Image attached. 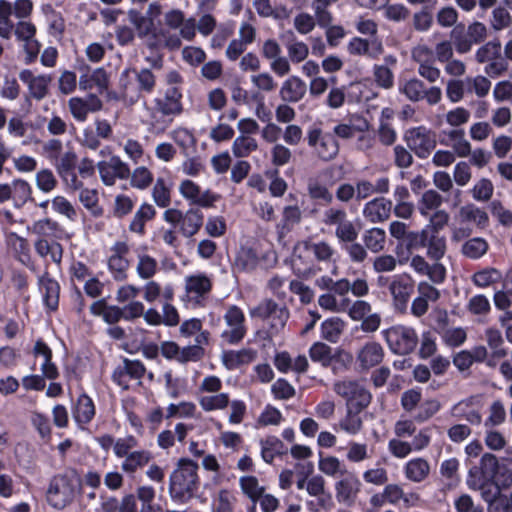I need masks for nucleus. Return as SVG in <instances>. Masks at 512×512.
<instances>
[{
  "mask_svg": "<svg viewBox=\"0 0 512 512\" xmlns=\"http://www.w3.org/2000/svg\"><path fill=\"white\" fill-rule=\"evenodd\" d=\"M128 15L130 22L137 31L138 37L144 40L148 48L177 50L181 47L182 41L175 32L157 29L151 18L144 17L138 11L130 10Z\"/></svg>",
  "mask_w": 512,
  "mask_h": 512,
  "instance_id": "nucleus-1",
  "label": "nucleus"
},
{
  "mask_svg": "<svg viewBox=\"0 0 512 512\" xmlns=\"http://www.w3.org/2000/svg\"><path fill=\"white\" fill-rule=\"evenodd\" d=\"M137 445V439L131 435L117 438L115 445V456L123 459L120 466L121 470L129 476H133L142 470L153 458L152 453L148 450H135Z\"/></svg>",
  "mask_w": 512,
  "mask_h": 512,
  "instance_id": "nucleus-2",
  "label": "nucleus"
},
{
  "mask_svg": "<svg viewBox=\"0 0 512 512\" xmlns=\"http://www.w3.org/2000/svg\"><path fill=\"white\" fill-rule=\"evenodd\" d=\"M455 221L457 224H453L450 228V239L453 243H459L473 234L470 224L479 229L486 228L489 224V216L484 209L469 203L459 208Z\"/></svg>",
  "mask_w": 512,
  "mask_h": 512,
  "instance_id": "nucleus-3",
  "label": "nucleus"
},
{
  "mask_svg": "<svg viewBox=\"0 0 512 512\" xmlns=\"http://www.w3.org/2000/svg\"><path fill=\"white\" fill-rule=\"evenodd\" d=\"M199 482L198 464L182 458L170 475V493L173 498L191 497Z\"/></svg>",
  "mask_w": 512,
  "mask_h": 512,
  "instance_id": "nucleus-4",
  "label": "nucleus"
},
{
  "mask_svg": "<svg viewBox=\"0 0 512 512\" xmlns=\"http://www.w3.org/2000/svg\"><path fill=\"white\" fill-rule=\"evenodd\" d=\"M79 490V480L73 474H58L48 485L46 492L47 503L54 509L62 510L75 499Z\"/></svg>",
  "mask_w": 512,
  "mask_h": 512,
  "instance_id": "nucleus-5",
  "label": "nucleus"
},
{
  "mask_svg": "<svg viewBox=\"0 0 512 512\" xmlns=\"http://www.w3.org/2000/svg\"><path fill=\"white\" fill-rule=\"evenodd\" d=\"M333 391L336 395L345 400L346 409L363 411L372 401V394L359 381L339 380L333 384Z\"/></svg>",
  "mask_w": 512,
  "mask_h": 512,
  "instance_id": "nucleus-6",
  "label": "nucleus"
},
{
  "mask_svg": "<svg viewBox=\"0 0 512 512\" xmlns=\"http://www.w3.org/2000/svg\"><path fill=\"white\" fill-rule=\"evenodd\" d=\"M322 222L326 226L335 228V237L341 243L354 242L358 238L359 230L343 208L329 207L323 212Z\"/></svg>",
  "mask_w": 512,
  "mask_h": 512,
  "instance_id": "nucleus-7",
  "label": "nucleus"
},
{
  "mask_svg": "<svg viewBox=\"0 0 512 512\" xmlns=\"http://www.w3.org/2000/svg\"><path fill=\"white\" fill-rule=\"evenodd\" d=\"M399 93L411 102L425 100L428 105L434 106L442 100V90L438 86L427 87L424 82L416 77L404 79L399 82Z\"/></svg>",
  "mask_w": 512,
  "mask_h": 512,
  "instance_id": "nucleus-8",
  "label": "nucleus"
},
{
  "mask_svg": "<svg viewBox=\"0 0 512 512\" xmlns=\"http://www.w3.org/2000/svg\"><path fill=\"white\" fill-rule=\"evenodd\" d=\"M389 349L399 355L412 352L418 343L416 331L408 326L396 325L382 332Z\"/></svg>",
  "mask_w": 512,
  "mask_h": 512,
  "instance_id": "nucleus-9",
  "label": "nucleus"
},
{
  "mask_svg": "<svg viewBox=\"0 0 512 512\" xmlns=\"http://www.w3.org/2000/svg\"><path fill=\"white\" fill-rule=\"evenodd\" d=\"M250 316L267 319L270 333L277 334L285 327L289 318V310L271 299H266L250 310Z\"/></svg>",
  "mask_w": 512,
  "mask_h": 512,
  "instance_id": "nucleus-10",
  "label": "nucleus"
},
{
  "mask_svg": "<svg viewBox=\"0 0 512 512\" xmlns=\"http://www.w3.org/2000/svg\"><path fill=\"white\" fill-rule=\"evenodd\" d=\"M223 319L226 328L221 333L222 339L228 344L240 342L247 332L242 309L236 305L227 306Z\"/></svg>",
  "mask_w": 512,
  "mask_h": 512,
  "instance_id": "nucleus-11",
  "label": "nucleus"
},
{
  "mask_svg": "<svg viewBox=\"0 0 512 512\" xmlns=\"http://www.w3.org/2000/svg\"><path fill=\"white\" fill-rule=\"evenodd\" d=\"M307 143L314 153L323 161L334 159L338 152L339 146L333 136L323 134L320 128H311L307 132Z\"/></svg>",
  "mask_w": 512,
  "mask_h": 512,
  "instance_id": "nucleus-12",
  "label": "nucleus"
},
{
  "mask_svg": "<svg viewBox=\"0 0 512 512\" xmlns=\"http://www.w3.org/2000/svg\"><path fill=\"white\" fill-rule=\"evenodd\" d=\"M180 195L193 205L202 208H211L217 202L220 196L210 189L202 190L201 187L190 179H184L178 187Z\"/></svg>",
  "mask_w": 512,
  "mask_h": 512,
  "instance_id": "nucleus-13",
  "label": "nucleus"
},
{
  "mask_svg": "<svg viewBox=\"0 0 512 512\" xmlns=\"http://www.w3.org/2000/svg\"><path fill=\"white\" fill-rule=\"evenodd\" d=\"M497 470V458L492 454L486 453L481 457L479 465L469 469L466 484L470 489L477 488L481 484L494 479Z\"/></svg>",
  "mask_w": 512,
  "mask_h": 512,
  "instance_id": "nucleus-14",
  "label": "nucleus"
},
{
  "mask_svg": "<svg viewBox=\"0 0 512 512\" xmlns=\"http://www.w3.org/2000/svg\"><path fill=\"white\" fill-rule=\"evenodd\" d=\"M101 181L106 186H113L117 179H127L130 168L119 156L113 155L107 160L99 161L96 165Z\"/></svg>",
  "mask_w": 512,
  "mask_h": 512,
  "instance_id": "nucleus-15",
  "label": "nucleus"
},
{
  "mask_svg": "<svg viewBox=\"0 0 512 512\" xmlns=\"http://www.w3.org/2000/svg\"><path fill=\"white\" fill-rule=\"evenodd\" d=\"M162 29H166L170 32L173 30H179L176 33L179 38H183L187 41L194 39L196 35L195 20L193 18L185 19L184 13L179 9H171L164 13Z\"/></svg>",
  "mask_w": 512,
  "mask_h": 512,
  "instance_id": "nucleus-16",
  "label": "nucleus"
},
{
  "mask_svg": "<svg viewBox=\"0 0 512 512\" xmlns=\"http://www.w3.org/2000/svg\"><path fill=\"white\" fill-rule=\"evenodd\" d=\"M408 147L419 158H426L436 146L432 133L425 127L419 126L408 130L405 134Z\"/></svg>",
  "mask_w": 512,
  "mask_h": 512,
  "instance_id": "nucleus-17",
  "label": "nucleus"
},
{
  "mask_svg": "<svg viewBox=\"0 0 512 512\" xmlns=\"http://www.w3.org/2000/svg\"><path fill=\"white\" fill-rule=\"evenodd\" d=\"M184 287L187 300L200 305L212 289V280L204 273H196L185 277Z\"/></svg>",
  "mask_w": 512,
  "mask_h": 512,
  "instance_id": "nucleus-18",
  "label": "nucleus"
},
{
  "mask_svg": "<svg viewBox=\"0 0 512 512\" xmlns=\"http://www.w3.org/2000/svg\"><path fill=\"white\" fill-rule=\"evenodd\" d=\"M415 284L409 275L402 274L394 276L389 291L393 299L394 306L399 311H405L408 301L414 292Z\"/></svg>",
  "mask_w": 512,
  "mask_h": 512,
  "instance_id": "nucleus-19",
  "label": "nucleus"
},
{
  "mask_svg": "<svg viewBox=\"0 0 512 512\" xmlns=\"http://www.w3.org/2000/svg\"><path fill=\"white\" fill-rule=\"evenodd\" d=\"M130 248L124 241H117L111 247L108 267L116 280L122 281L127 277L130 262L127 258Z\"/></svg>",
  "mask_w": 512,
  "mask_h": 512,
  "instance_id": "nucleus-20",
  "label": "nucleus"
},
{
  "mask_svg": "<svg viewBox=\"0 0 512 512\" xmlns=\"http://www.w3.org/2000/svg\"><path fill=\"white\" fill-rule=\"evenodd\" d=\"M68 109L72 117L78 122H85L90 113L102 109V101L95 94H89L85 97H72L68 100Z\"/></svg>",
  "mask_w": 512,
  "mask_h": 512,
  "instance_id": "nucleus-21",
  "label": "nucleus"
},
{
  "mask_svg": "<svg viewBox=\"0 0 512 512\" xmlns=\"http://www.w3.org/2000/svg\"><path fill=\"white\" fill-rule=\"evenodd\" d=\"M361 486V481L357 475L348 471L335 483L337 501L346 505L353 504L361 490Z\"/></svg>",
  "mask_w": 512,
  "mask_h": 512,
  "instance_id": "nucleus-22",
  "label": "nucleus"
},
{
  "mask_svg": "<svg viewBox=\"0 0 512 512\" xmlns=\"http://www.w3.org/2000/svg\"><path fill=\"white\" fill-rule=\"evenodd\" d=\"M410 267L413 271L420 276H427L433 284H441L446 279V267L440 263L434 261L430 264L421 255H413L410 259Z\"/></svg>",
  "mask_w": 512,
  "mask_h": 512,
  "instance_id": "nucleus-23",
  "label": "nucleus"
},
{
  "mask_svg": "<svg viewBox=\"0 0 512 512\" xmlns=\"http://www.w3.org/2000/svg\"><path fill=\"white\" fill-rule=\"evenodd\" d=\"M19 79L27 85L30 96L40 101L44 99L49 92V85L52 77L47 74L35 75L29 69H23L19 73Z\"/></svg>",
  "mask_w": 512,
  "mask_h": 512,
  "instance_id": "nucleus-24",
  "label": "nucleus"
},
{
  "mask_svg": "<svg viewBox=\"0 0 512 512\" xmlns=\"http://www.w3.org/2000/svg\"><path fill=\"white\" fill-rule=\"evenodd\" d=\"M182 93L176 87L167 89L164 97L155 98L154 106L162 113V116L168 117L173 121V118L182 112Z\"/></svg>",
  "mask_w": 512,
  "mask_h": 512,
  "instance_id": "nucleus-25",
  "label": "nucleus"
},
{
  "mask_svg": "<svg viewBox=\"0 0 512 512\" xmlns=\"http://www.w3.org/2000/svg\"><path fill=\"white\" fill-rule=\"evenodd\" d=\"M392 211V201L377 197L368 201L362 210L363 217L370 223H381L389 219Z\"/></svg>",
  "mask_w": 512,
  "mask_h": 512,
  "instance_id": "nucleus-26",
  "label": "nucleus"
},
{
  "mask_svg": "<svg viewBox=\"0 0 512 512\" xmlns=\"http://www.w3.org/2000/svg\"><path fill=\"white\" fill-rule=\"evenodd\" d=\"M347 51L353 56H366L372 59L378 58L384 52L381 40H367L360 37H353L347 44Z\"/></svg>",
  "mask_w": 512,
  "mask_h": 512,
  "instance_id": "nucleus-27",
  "label": "nucleus"
},
{
  "mask_svg": "<svg viewBox=\"0 0 512 512\" xmlns=\"http://www.w3.org/2000/svg\"><path fill=\"white\" fill-rule=\"evenodd\" d=\"M307 93L306 83L296 75L286 78L279 88V97L285 103H297Z\"/></svg>",
  "mask_w": 512,
  "mask_h": 512,
  "instance_id": "nucleus-28",
  "label": "nucleus"
},
{
  "mask_svg": "<svg viewBox=\"0 0 512 512\" xmlns=\"http://www.w3.org/2000/svg\"><path fill=\"white\" fill-rule=\"evenodd\" d=\"M146 372L145 366L139 360L124 359L122 366H119L113 373V379L120 386L127 388V377L131 379H141Z\"/></svg>",
  "mask_w": 512,
  "mask_h": 512,
  "instance_id": "nucleus-29",
  "label": "nucleus"
},
{
  "mask_svg": "<svg viewBox=\"0 0 512 512\" xmlns=\"http://www.w3.org/2000/svg\"><path fill=\"white\" fill-rule=\"evenodd\" d=\"M384 350L377 342L366 343L357 353L356 359L362 369L368 370L381 363Z\"/></svg>",
  "mask_w": 512,
  "mask_h": 512,
  "instance_id": "nucleus-30",
  "label": "nucleus"
},
{
  "mask_svg": "<svg viewBox=\"0 0 512 512\" xmlns=\"http://www.w3.org/2000/svg\"><path fill=\"white\" fill-rule=\"evenodd\" d=\"M156 215L155 208L149 203H142L132 219L130 220L128 229L131 233L136 234L140 237L146 233V223L151 221Z\"/></svg>",
  "mask_w": 512,
  "mask_h": 512,
  "instance_id": "nucleus-31",
  "label": "nucleus"
},
{
  "mask_svg": "<svg viewBox=\"0 0 512 512\" xmlns=\"http://www.w3.org/2000/svg\"><path fill=\"white\" fill-rule=\"evenodd\" d=\"M39 290L45 306L54 311L58 307L60 286L46 273L39 278Z\"/></svg>",
  "mask_w": 512,
  "mask_h": 512,
  "instance_id": "nucleus-32",
  "label": "nucleus"
},
{
  "mask_svg": "<svg viewBox=\"0 0 512 512\" xmlns=\"http://www.w3.org/2000/svg\"><path fill=\"white\" fill-rule=\"evenodd\" d=\"M33 353L35 357L42 358L40 365L42 376L48 380L56 379L59 372L56 365L52 362V351L48 345L43 341L38 340L34 345Z\"/></svg>",
  "mask_w": 512,
  "mask_h": 512,
  "instance_id": "nucleus-33",
  "label": "nucleus"
},
{
  "mask_svg": "<svg viewBox=\"0 0 512 512\" xmlns=\"http://www.w3.org/2000/svg\"><path fill=\"white\" fill-rule=\"evenodd\" d=\"M403 472L407 480L413 483H421L429 477L430 464L424 458H413L404 464Z\"/></svg>",
  "mask_w": 512,
  "mask_h": 512,
  "instance_id": "nucleus-34",
  "label": "nucleus"
},
{
  "mask_svg": "<svg viewBox=\"0 0 512 512\" xmlns=\"http://www.w3.org/2000/svg\"><path fill=\"white\" fill-rule=\"evenodd\" d=\"M132 73L133 71L125 69L119 79L121 99L129 105L137 103L141 98L140 89L134 82L135 76L132 77Z\"/></svg>",
  "mask_w": 512,
  "mask_h": 512,
  "instance_id": "nucleus-35",
  "label": "nucleus"
},
{
  "mask_svg": "<svg viewBox=\"0 0 512 512\" xmlns=\"http://www.w3.org/2000/svg\"><path fill=\"white\" fill-rule=\"evenodd\" d=\"M34 249L38 256L46 262L51 261L56 265H60L63 256V248L58 242L39 238L34 243Z\"/></svg>",
  "mask_w": 512,
  "mask_h": 512,
  "instance_id": "nucleus-36",
  "label": "nucleus"
},
{
  "mask_svg": "<svg viewBox=\"0 0 512 512\" xmlns=\"http://www.w3.org/2000/svg\"><path fill=\"white\" fill-rule=\"evenodd\" d=\"M209 335L208 331L201 332L196 336L194 345L179 349L178 362L186 363L200 360L204 355L203 346L207 345L209 342Z\"/></svg>",
  "mask_w": 512,
  "mask_h": 512,
  "instance_id": "nucleus-37",
  "label": "nucleus"
},
{
  "mask_svg": "<svg viewBox=\"0 0 512 512\" xmlns=\"http://www.w3.org/2000/svg\"><path fill=\"white\" fill-rule=\"evenodd\" d=\"M422 247L426 248V255L430 260L439 262L447 251L446 238L443 235L428 232Z\"/></svg>",
  "mask_w": 512,
  "mask_h": 512,
  "instance_id": "nucleus-38",
  "label": "nucleus"
},
{
  "mask_svg": "<svg viewBox=\"0 0 512 512\" xmlns=\"http://www.w3.org/2000/svg\"><path fill=\"white\" fill-rule=\"evenodd\" d=\"M180 232L186 238L193 237L203 225L204 215L198 208H190L183 213Z\"/></svg>",
  "mask_w": 512,
  "mask_h": 512,
  "instance_id": "nucleus-39",
  "label": "nucleus"
},
{
  "mask_svg": "<svg viewBox=\"0 0 512 512\" xmlns=\"http://www.w3.org/2000/svg\"><path fill=\"white\" fill-rule=\"evenodd\" d=\"M345 327L346 323L340 317H329L320 324L321 338L330 343H337L340 340Z\"/></svg>",
  "mask_w": 512,
  "mask_h": 512,
  "instance_id": "nucleus-40",
  "label": "nucleus"
},
{
  "mask_svg": "<svg viewBox=\"0 0 512 512\" xmlns=\"http://www.w3.org/2000/svg\"><path fill=\"white\" fill-rule=\"evenodd\" d=\"M460 252L461 254L471 260H478L485 256L489 250V243L483 237H469L464 239Z\"/></svg>",
  "mask_w": 512,
  "mask_h": 512,
  "instance_id": "nucleus-41",
  "label": "nucleus"
},
{
  "mask_svg": "<svg viewBox=\"0 0 512 512\" xmlns=\"http://www.w3.org/2000/svg\"><path fill=\"white\" fill-rule=\"evenodd\" d=\"M198 402L202 410L206 412L224 410L229 406L230 397L228 393H211L198 396Z\"/></svg>",
  "mask_w": 512,
  "mask_h": 512,
  "instance_id": "nucleus-42",
  "label": "nucleus"
},
{
  "mask_svg": "<svg viewBox=\"0 0 512 512\" xmlns=\"http://www.w3.org/2000/svg\"><path fill=\"white\" fill-rule=\"evenodd\" d=\"M443 203L442 196L435 190L425 191L417 202V208L421 216L427 218L432 212L440 210Z\"/></svg>",
  "mask_w": 512,
  "mask_h": 512,
  "instance_id": "nucleus-43",
  "label": "nucleus"
},
{
  "mask_svg": "<svg viewBox=\"0 0 512 512\" xmlns=\"http://www.w3.org/2000/svg\"><path fill=\"white\" fill-rule=\"evenodd\" d=\"M448 145L451 146L452 152L459 157H467L471 153V144L465 137L463 129H452L446 133Z\"/></svg>",
  "mask_w": 512,
  "mask_h": 512,
  "instance_id": "nucleus-44",
  "label": "nucleus"
},
{
  "mask_svg": "<svg viewBox=\"0 0 512 512\" xmlns=\"http://www.w3.org/2000/svg\"><path fill=\"white\" fill-rule=\"evenodd\" d=\"M239 486L242 493L247 496L253 503L252 510H255V505L258 499L261 498L265 492V487L259 483V480L252 475L242 476L239 478Z\"/></svg>",
  "mask_w": 512,
  "mask_h": 512,
  "instance_id": "nucleus-45",
  "label": "nucleus"
},
{
  "mask_svg": "<svg viewBox=\"0 0 512 512\" xmlns=\"http://www.w3.org/2000/svg\"><path fill=\"white\" fill-rule=\"evenodd\" d=\"M73 415L78 423H89L95 415V406L92 399L86 394L80 395L77 399Z\"/></svg>",
  "mask_w": 512,
  "mask_h": 512,
  "instance_id": "nucleus-46",
  "label": "nucleus"
},
{
  "mask_svg": "<svg viewBox=\"0 0 512 512\" xmlns=\"http://www.w3.org/2000/svg\"><path fill=\"white\" fill-rule=\"evenodd\" d=\"M301 219L302 211L297 205L284 207L281 222L276 227L279 236H284L294 225L300 223Z\"/></svg>",
  "mask_w": 512,
  "mask_h": 512,
  "instance_id": "nucleus-47",
  "label": "nucleus"
},
{
  "mask_svg": "<svg viewBox=\"0 0 512 512\" xmlns=\"http://www.w3.org/2000/svg\"><path fill=\"white\" fill-rule=\"evenodd\" d=\"M143 122L148 126L149 131L155 134H160L163 133L171 124V119H168L166 116H162V113L153 106L146 107V117Z\"/></svg>",
  "mask_w": 512,
  "mask_h": 512,
  "instance_id": "nucleus-48",
  "label": "nucleus"
},
{
  "mask_svg": "<svg viewBox=\"0 0 512 512\" xmlns=\"http://www.w3.org/2000/svg\"><path fill=\"white\" fill-rule=\"evenodd\" d=\"M362 411L346 409L345 416L339 421L341 431L350 436L359 434L363 429V419L360 416Z\"/></svg>",
  "mask_w": 512,
  "mask_h": 512,
  "instance_id": "nucleus-49",
  "label": "nucleus"
},
{
  "mask_svg": "<svg viewBox=\"0 0 512 512\" xmlns=\"http://www.w3.org/2000/svg\"><path fill=\"white\" fill-rule=\"evenodd\" d=\"M258 148V141L254 137L248 135L237 136L231 146L232 153L237 158H246L251 153L258 150Z\"/></svg>",
  "mask_w": 512,
  "mask_h": 512,
  "instance_id": "nucleus-50",
  "label": "nucleus"
},
{
  "mask_svg": "<svg viewBox=\"0 0 512 512\" xmlns=\"http://www.w3.org/2000/svg\"><path fill=\"white\" fill-rule=\"evenodd\" d=\"M365 247L372 253H379L385 248L386 232L379 227H373L365 231L363 235Z\"/></svg>",
  "mask_w": 512,
  "mask_h": 512,
  "instance_id": "nucleus-51",
  "label": "nucleus"
},
{
  "mask_svg": "<svg viewBox=\"0 0 512 512\" xmlns=\"http://www.w3.org/2000/svg\"><path fill=\"white\" fill-rule=\"evenodd\" d=\"M261 456L266 463H272L274 458L286 452V448L282 441L275 437L269 436L261 440Z\"/></svg>",
  "mask_w": 512,
  "mask_h": 512,
  "instance_id": "nucleus-52",
  "label": "nucleus"
},
{
  "mask_svg": "<svg viewBox=\"0 0 512 512\" xmlns=\"http://www.w3.org/2000/svg\"><path fill=\"white\" fill-rule=\"evenodd\" d=\"M471 280L478 288H488L502 280V273L493 267H486L475 272Z\"/></svg>",
  "mask_w": 512,
  "mask_h": 512,
  "instance_id": "nucleus-53",
  "label": "nucleus"
},
{
  "mask_svg": "<svg viewBox=\"0 0 512 512\" xmlns=\"http://www.w3.org/2000/svg\"><path fill=\"white\" fill-rule=\"evenodd\" d=\"M318 469L329 477H342L348 472L345 464L336 456L320 457L318 461Z\"/></svg>",
  "mask_w": 512,
  "mask_h": 512,
  "instance_id": "nucleus-54",
  "label": "nucleus"
},
{
  "mask_svg": "<svg viewBox=\"0 0 512 512\" xmlns=\"http://www.w3.org/2000/svg\"><path fill=\"white\" fill-rule=\"evenodd\" d=\"M157 271L158 262L154 257L146 253H139L137 255L136 273L139 278L143 280L151 279L156 275Z\"/></svg>",
  "mask_w": 512,
  "mask_h": 512,
  "instance_id": "nucleus-55",
  "label": "nucleus"
},
{
  "mask_svg": "<svg viewBox=\"0 0 512 512\" xmlns=\"http://www.w3.org/2000/svg\"><path fill=\"white\" fill-rule=\"evenodd\" d=\"M41 11L45 15L46 21L52 35H62L65 30V21L61 13L57 12L51 4L41 6Z\"/></svg>",
  "mask_w": 512,
  "mask_h": 512,
  "instance_id": "nucleus-56",
  "label": "nucleus"
},
{
  "mask_svg": "<svg viewBox=\"0 0 512 512\" xmlns=\"http://www.w3.org/2000/svg\"><path fill=\"white\" fill-rule=\"evenodd\" d=\"M304 246L321 262H331L336 254L334 247L326 241L304 242Z\"/></svg>",
  "mask_w": 512,
  "mask_h": 512,
  "instance_id": "nucleus-57",
  "label": "nucleus"
},
{
  "mask_svg": "<svg viewBox=\"0 0 512 512\" xmlns=\"http://www.w3.org/2000/svg\"><path fill=\"white\" fill-rule=\"evenodd\" d=\"M256 353L250 349H242L239 351L225 352L223 362L229 369L236 368L239 365L247 364L255 359Z\"/></svg>",
  "mask_w": 512,
  "mask_h": 512,
  "instance_id": "nucleus-58",
  "label": "nucleus"
},
{
  "mask_svg": "<svg viewBox=\"0 0 512 512\" xmlns=\"http://www.w3.org/2000/svg\"><path fill=\"white\" fill-rule=\"evenodd\" d=\"M79 85L82 89L92 88L93 86L101 89L106 88L108 85L107 73L103 68H96L91 74H82L79 79Z\"/></svg>",
  "mask_w": 512,
  "mask_h": 512,
  "instance_id": "nucleus-59",
  "label": "nucleus"
},
{
  "mask_svg": "<svg viewBox=\"0 0 512 512\" xmlns=\"http://www.w3.org/2000/svg\"><path fill=\"white\" fill-rule=\"evenodd\" d=\"M346 460L350 463H361L371 457L367 443L350 441L346 448Z\"/></svg>",
  "mask_w": 512,
  "mask_h": 512,
  "instance_id": "nucleus-60",
  "label": "nucleus"
},
{
  "mask_svg": "<svg viewBox=\"0 0 512 512\" xmlns=\"http://www.w3.org/2000/svg\"><path fill=\"white\" fill-rule=\"evenodd\" d=\"M318 305L326 311L341 313L346 312L349 306V299L344 298L341 301H338L335 294L327 292L318 297Z\"/></svg>",
  "mask_w": 512,
  "mask_h": 512,
  "instance_id": "nucleus-61",
  "label": "nucleus"
},
{
  "mask_svg": "<svg viewBox=\"0 0 512 512\" xmlns=\"http://www.w3.org/2000/svg\"><path fill=\"white\" fill-rule=\"evenodd\" d=\"M486 342L492 350V358H504L507 355V350L503 347V337L499 330L489 328L485 332Z\"/></svg>",
  "mask_w": 512,
  "mask_h": 512,
  "instance_id": "nucleus-62",
  "label": "nucleus"
},
{
  "mask_svg": "<svg viewBox=\"0 0 512 512\" xmlns=\"http://www.w3.org/2000/svg\"><path fill=\"white\" fill-rule=\"evenodd\" d=\"M309 356L312 361L320 363L323 367L330 366L333 359L331 347L320 341L311 345Z\"/></svg>",
  "mask_w": 512,
  "mask_h": 512,
  "instance_id": "nucleus-63",
  "label": "nucleus"
},
{
  "mask_svg": "<svg viewBox=\"0 0 512 512\" xmlns=\"http://www.w3.org/2000/svg\"><path fill=\"white\" fill-rule=\"evenodd\" d=\"M169 137L178 145L183 154H186L189 148L196 144V139L192 132L183 127H177L169 132Z\"/></svg>",
  "mask_w": 512,
  "mask_h": 512,
  "instance_id": "nucleus-64",
  "label": "nucleus"
}]
</instances>
